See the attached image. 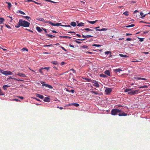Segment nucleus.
I'll list each match as a JSON object with an SVG mask.
<instances>
[{
	"mask_svg": "<svg viewBox=\"0 0 150 150\" xmlns=\"http://www.w3.org/2000/svg\"><path fill=\"white\" fill-rule=\"evenodd\" d=\"M19 25L25 27H29L30 25V23L28 22L25 21H23L22 19L19 20Z\"/></svg>",
	"mask_w": 150,
	"mask_h": 150,
	"instance_id": "obj_1",
	"label": "nucleus"
},
{
	"mask_svg": "<svg viewBox=\"0 0 150 150\" xmlns=\"http://www.w3.org/2000/svg\"><path fill=\"white\" fill-rule=\"evenodd\" d=\"M123 111L121 110H119L118 109H112L111 112V113L112 115H116L117 114L120 112H122Z\"/></svg>",
	"mask_w": 150,
	"mask_h": 150,
	"instance_id": "obj_2",
	"label": "nucleus"
},
{
	"mask_svg": "<svg viewBox=\"0 0 150 150\" xmlns=\"http://www.w3.org/2000/svg\"><path fill=\"white\" fill-rule=\"evenodd\" d=\"M48 23H49L50 25L54 26H65V25H61V23H54L51 21L48 22Z\"/></svg>",
	"mask_w": 150,
	"mask_h": 150,
	"instance_id": "obj_3",
	"label": "nucleus"
},
{
	"mask_svg": "<svg viewBox=\"0 0 150 150\" xmlns=\"http://www.w3.org/2000/svg\"><path fill=\"white\" fill-rule=\"evenodd\" d=\"M138 93V90H135L134 91H132L130 92H128V94L131 95H134L135 94H137Z\"/></svg>",
	"mask_w": 150,
	"mask_h": 150,
	"instance_id": "obj_4",
	"label": "nucleus"
},
{
	"mask_svg": "<svg viewBox=\"0 0 150 150\" xmlns=\"http://www.w3.org/2000/svg\"><path fill=\"white\" fill-rule=\"evenodd\" d=\"M91 82L93 83V85L95 87L98 88L99 86V85L98 82L96 80H93L92 81H91Z\"/></svg>",
	"mask_w": 150,
	"mask_h": 150,
	"instance_id": "obj_5",
	"label": "nucleus"
},
{
	"mask_svg": "<svg viewBox=\"0 0 150 150\" xmlns=\"http://www.w3.org/2000/svg\"><path fill=\"white\" fill-rule=\"evenodd\" d=\"M112 92V88H108L105 90V93L108 95H109Z\"/></svg>",
	"mask_w": 150,
	"mask_h": 150,
	"instance_id": "obj_6",
	"label": "nucleus"
},
{
	"mask_svg": "<svg viewBox=\"0 0 150 150\" xmlns=\"http://www.w3.org/2000/svg\"><path fill=\"white\" fill-rule=\"evenodd\" d=\"M67 78L69 79L71 77H72V74L69 71H67Z\"/></svg>",
	"mask_w": 150,
	"mask_h": 150,
	"instance_id": "obj_7",
	"label": "nucleus"
},
{
	"mask_svg": "<svg viewBox=\"0 0 150 150\" xmlns=\"http://www.w3.org/2000/svg\"><path fill=\"white\" fill-rule=\"evenodd\" d=\"M42 86H45L49 89H52L53 87L50 85L47 84H44L42 85Z\"/></svg>",
	"mask_w": 150,
	"mask_h": 150,
	"instance_id": "obj_8",
	"label": "nucleus"
},
{
	"mask_svg": "<svg viewBox=\"0 0 150 150\" xmlns=\"http://www.w3.org/2000/svg\"><path fill=\"white\" fill-rule=\"evenodd\" d=\"M69 105H74L75 107H78L79 106V105L77 103H72L69 104V105H67V106Z\"/></svg>",
	"mask_w": 150,
	"mask_h": 150,
	"instance_id": "obj_9",
	"label": "nucleus"
},
{
	"mask_svg": "<svg viewBox=\"0 0 150 150\" xmlns=\"http://www.w3.org/2000/svg\"><path fill=\"white\" fill-rule=\"evenodd\" d=\"M16 75L18 76H20V77H26L27 76H25L24 74H22V73H18L16 74Z\"/></svg>",
	"mask_w": 150,
	"mask_h": 150,
	"instance_id": "obj_10",
	"label": "nucleus"
},
{
	"mask_svg": "<svg viewBox=\"0 0 150 150\" xmlns=\"http://www.w3.org/2000/svg\"><path fill=\"white\" fill-rule=\"evenodd\" d=\"M119 116H125L127 115V114L124 112H122L119 113L118 114Z\"/></svg>",
	"mask_w": 150,
	"mask_h": 150,
	"instance_id": "obj_11",
	"label": "nucleus"
},
{
	"mask_svg": "<svg viewBox=\"0 0 150 150\" xmlns=\"http://www.w3.org/2000/svg\"><path fill=\"white\" fill-rule=\"evenodd\" d=\"M120 71H122V70L120 69H117L114 70V71L116 73H119Z\"/></svg>",
	"mask_w": 150,
	"mask_h": 150,
	"instance_id": "obj_12",
	"label": "nucleus"
},
{
	"mask_svg": "<svg viewBox=\"0 0 150 150\" xmlns=\"http://www.w3.org/2000/svg\"><path fill=\"white\" fill-rule=\"evenodd\" d=\"M104 74L108 76H110V71L108 70H106L105 71Z\"/></svg>",
	"mask_w": 150,
	"mask_h": 150,
	"instance_id": "obj_13",
	"label": "nucleus"
},
{
	"mask_svg": "<svg viewBox=\"0 0 150 150\" xmlns=\"http://www.w3.org/2000/svg\"><path fill=\"white\" fill-rule=\"evenodd\" d=\"M82 37L83 38H91L93 37V36L91 35H82Z\"/></svg>",
	"mask_w": 150,
	"mask_h": 150,
	"instance_id": "obj_14",
	"label": "nucleus"
},
{
	"mask_svg": "<svg viewBox=\"0 0 150 150\" xmlns=\"http://www.w3.org/2000/svg\"><path fill=\"white\" fill-rule=\"evenodd\" d=\"M44 101L45 102H50V98L48 97H45L44 99Z\"/></svg>",
	"mask_w": 150,
	"mask_h": 150,
	"instance_id": "obj_15",
	"label": "nucleus"
},
{
	"mask_svg": "<svg viewBox=\"0 0 150 150\" xmlns=\"http://www.w3.org/2000/svg\"><path fill=\"white\" fill-rule=\"evenodd\" d=\"M36 96L41 99H42L43 98V96L42 95H40L39 94H36Z\"/></svg>",
	"mask_w": 150,
	"mask_h": 150,
	"instance_id": "obj_16",
	"label": "nucleus"
},
{
	"mask_svg": "<svg viewBox=\"0 0 150 150\" xmlns=\"http://www.w3.org/2000/svg\"><path fill=\"white\" fill-rule=\"evenodd\" d=\"M23 17L24 18H25V19H27V20L29 21H30L31 20V18H30V17H29L28 16H23Z\"/></svg>",
	"mask_w": 150,
	"mask_h": 150,
	"instance_id": "obj_17",
	"label": "nucleus"
},
{
	"mask_svg": "<svg viewBox=\"0 0 150 150\" xmlns=\"http://www.w3.org/2000/svg\"><path fill=\"white\" fill-rule=\"evenodd\" d=\"M10 85H4L3 86V87H2V88H3V89H4V90H6V88L10 87Z\"/></svg>",
	"mask_w": 150,
	"mask_h": 150,
	"instance_id": "obj_18",
	"label": "nucleus"
},
{
	"mask_svg": "<svg viewBox=\"0 0 150 150\" xmlns=\"http://www.w3.org/2000/svg\"><path fill=\"white\" fill-rule=\"evenodd\" d=\"M132 89H130V88H126V89L124 90V92H131V91H132Z\"/></svg>",
	"mask_w": 150,
	"mask_h": 150,
	"instance_id": "obj_19",
	"label": "nucleus"
},
{
	"mask_svg": "<svg viewBox=\"0 0 150 150\" xmlns=\"http://www.w3.org/2000/svg\"><path fill=\"white\" fill-rule=\"evenodd\" d=\"M84 30H86L87 31H93V30H91V29H90V28H84V29H83V31Z\"/></svg>",
	"mask_w": 150,
	"mask_h": 150,
	"instance_id": "obj_20",
	"label": "nucleus"
},
{
	"mask_svg": "<svg viewBox=\"0 0 150 150\" xmlns=\"http://www.w3.org/2000/svg\"><path fill=\"white\" fill-rule=\"evenodd\" d=\"M71 25L72 26L75 27L76 25V23L75 22H71Z\"/></svg>",
	"mask_w": 150,
	"mask_h": 150,
	"instance_id": "obj_21",
	"label": "nucleus"
},
{
	"mask_svg": "<svg viewBox=\"0 0 150 150\" xmlns=\"http://www.w3.org/2000/svg\"><path fill=\"white\" fill-rule=\"evenodd\" d=\"M84 25V23H82L81 22L80 23H79L77 25V26H82Z\"/></svg>",
	"mask_w": 150,
	"mask_h": 150,
	"instance_id": "obj_22",
	"label": "nucleus"
},
{
	"mask_svg": "<svg viewBox=\"0 0 150 150\" xmlns=\"http://www.w3.org/2000/svg\"><path fill=\"white\" fill-rule=\"evenodd\" d=\"M100 77H102V78H105L107 77V76L105 75V74H100Z\"/></svg>",
	"mask_w": 150,
	"mask_h": 150,
	"instance_id": "obj_23",
	"label": "nucleus"
},
{
	"mask_svg": "<svg viewBox=\"0 0 150 150\" xmlns=\"http://www.w3.org/2000/svg\"><path fill=\"white\" fill-rule=\"evenodd\" d=\"M107 30V29L105 28H103L100 30V29H96V31H105Z\"/></svg>",
	"mask_w": 150,
	"mask_h": 150,
	"instance_id": "obj_24",
	"label": "nucleus"
},
{
	"mask_svg": "<svg viewBox=\"0 0 150 150\" xmlns=\"http://www.w3.org/2000/svg\"><path fill=\"white\" fill-rule=\"evenodd\" d=\"M147 88V85H144L143 86H141L139 87V88L141 89V88Z\"/></svg>",
	"mask_w": 150,
	"mask_h": 150,
	"instance_id": "obj_25",
	"label": "nucleus"
},
{
	"mask_svg": "<svg viewBox=\"0 0 150 150\" xmlns=\"http://www.w3.org/2000/svg\"><path fill=\"white\" fill-rule=\"evenodd\" d=\"M97 21H98V20H96L94 21H88V22H89V23L93 24L95 23Z\"/></svg>",
	"mask_w": 150,
	"mask_h": 150,
	"instance_id": "obj_26",
	"label": "nucleus"
},
{
	"mask_svg": "<svg viewBox=\"0 0 150 150\" xmlns=\"http://www.w3.org/2000/svg\"><path fill=\"white\" fill-rule=\"evenodd\" d=\"M36 29H37V30H38V31L39 32H41L42 31V29L40 28V27H37V28H36Z\"/></svg>",
	"mask_w": 150,
	"mask_h": 150,
	"instance_id": "obj_27",
	"label": "nucleus"
},
{
	"mask_svg": "<svg viewBox=\"0 0 150 150\" xmlns=\"http://www.w3.org/2000/svg\"><path fill=\"white\" fill-rule=\"evenodd\" d=\"M83 79L86 80V81H87V82H91V81H92L91 80V79H88V78H83Z\"/></svg>",
	"mask_w": 150,
	"mask_h": 150,
	"instance_id": "obj_28",
	"label": "nucleus"
},
{
	"mask_svg": "<svg viewBox=\"0 0 150 150\" xmlns=\"http://www.w3.org/2000/svg\"><path fill=\"white\" fill-rule=\"evenodd\" d=\"M66 91H67V92H71V93H74V90L72 89L70 90H69L67 88L66 89Z\"/></svg>",
	"mask_w": 150,
	"mask_h": 150,
	"instance_id": "obj_29",
	"label": "nucleus"
},
{
	"mask_svg": "<svg viewBox=\"0 0 150 150\" xmlns=\"http://www.w3.org/2000/svg\"><path fill=\"white\" fill-rule=\"evenodd\" d=\"M4 21V19L3 18H0V24L2 23Z\"/></svg>",
	"mask_w": 150,
	"mask_h": 150,
	"instance_id": "obj_30",
	"label": "nucleus"
},
{
	"mask_svg": "<svg viewBox=\"0 0 150 150\" xmlns=\"http://www.w3.org/2000/svg\"><path fill=\"white\" fill-rule=\"evenodd\" d=\"M136 79L137 80H146V79L145 78L141 77H137L136 78Z\"/></svg>",
	"mask_w": 150,
	"mask_h": 150,
	"instance_id": "obj_31",
	"label": "nucleus"
},
{
	"mask_svg": "<svg viewBox=\"0 0 150 150\" xmlns=\"http://www.w3.org/2000/svg\"><path fill=\"white\" fill-rule=\"evenodd\" d=\"M46 36H47L48 37H50V38H53V37H55V35H54V36H53L52 35H50L49 34H46Z\"/></svg>",
	"mask_w": 150,
	"mask_h": 150,
	"instance_id": "obj_32",
	"label": "nucleus"
},
{
	"mask_svg": "<svg viewBox=\"0 0 150 150\" xmlns=\"http://www.w3.org/2000/svg\"><path fill=\"white\" fill-rule=\"evenodd\" d=\"M51 63H52L53 64L56 65L58 64L57 62L56 61H52L51 62Z\"/></svg>",
	"mask_w": 150,
	"mask_h": 150,
	"instance_id": "obj_33",
	"label": "nucleus"
},
{
	"mask_svg": "<svg viewBox=\"0 0 150 150\" xmlns=\"http://www.w3.org/2000/svg\"><path fill=\"white\" fill-rule=\"evenodd\" d=\"M134 26V24H132L130 25H127L126 26V27L127 28H128L130 27H132Z\"/></svg>",
	"mask_w": 150,
	"mask_h": 150,
	"instance_id": "obj_34",
	"label": "nucleus"
},
{
	"mask_svg": "<svg viewBox=\"0 0 150 150\" xmlns=\"http://www.w3.org/2000/svg\"><path fill=\"white\" fill-rule=\"evenodd\" d=\"M121 57H128V56L126 55H123V54H120L119 55Z\"/></svg>",
	"mask_w": 150,
	"mask_h": 150,
	"instance_id": "obj_35",
	"label": "nucleus"
},
{
	"mask_svg": "<svg viewBox=\"0 0 150 150\" xmlns=\"http://www.w3.org/2000/svg\"><path fill=\"white\" fill-rule=\"evenodd\" d=\"M1 74H3L4 75H7V71H1Z\"/></svg>",
	"mask_w": 150,
	"mask_h": 150,
	"instance_id": "obj_36",
	"label": "nucleus"
},
{
	"mask_svg": "<svg viewBox=\"0 0 150 150\" xmlns=\"http://www.w3.org/2000/svg\"><path fill=\"white\" fill-rule=\"evenodd\" d=\"M6 3H7V4H8V8L10 9V8L11 7V3L9 2H6Z\"/></svg>",
	"mask_w": 150,
	"mask_h": 150,
	"instance_id": "obj_37",
	"label": "nucleus"
},
{
	"mask_svg": "<svg viewBox=\"0 0 150 150\" xmlns=\"http://www.w3.org/2000/svg\"><path fill=\"white\" fill-rule=\"evenodd\" d=\"M50 69L49 67H43L41 69H46L47 70H48Z\"/></svg>",
	"mask_w": 150,
	"mask_h": 150,
	"instance_id": "obj_38",
	"label": "nucleus"
},
{
	"mask_svg": "<svg viewBox=\"0 0 150 150\" xmlns=\"http://www.w3.org/2000/svg\"><path fill=\"white\" fill-rule=\"evenodd\" d=\"M45 1H47L48 2L52 3H54V4L55 3V2H54V1H51L50 0H45Z\"/></svg>",
	"mask_w": 150,
	"mask_h": 150,
	"instance_id": "obj_39",
	"label": "nucleus"
},
{
	"mask_svg": "<svg viewBox=\"0 0 150 150\" xmlns=\"http://www.w3.org/2000/svg\"><path fill=\"white\" fill-rule=\"evenodd\" d=\"M93 46L96 47H98L101 46V45L99 44H94L93 45Z\"/></svg>",
	"mask_w": 150,
	"mask_h": 150,
	"instance_id": "obj_40",
	"label": "nucleus"
},
{
	"mask_svg": "<svg viewBox=\"0 0 150 150\" xmlns=\"http://www.w3.org/2000/svg\"><path fill=\"white\" fill-rule=\"evenodd\" d=\"M91 93H94V94H95V95H98V93L94 91H91Z\"/></svg>",
	"mask_w": 150,
	"mask_h": 150,
	"instance_id": "obj_41",
	"label": "nucleus"
},
{
	"mask_svg": "<svg viewBox=\"0 0 150 150\" xmlns=\"http://www.w3.org/2000/svg\"><path fill=\"white\" fill-rule=\"evenodd\" d=\"M18 13L21 14H22V15L25 14V13L24 12H23V11H19Z\"/></svg>",
	"mask_w": 150,
	"mask_h": 150,
	"instance_id": "obj_42",
	"label": "nucleus"
},
{
	"mask_svg": "<svg viewBox=\"0 0 150 150\" xmlns=\"http://www.w3.org/2000/svg\"><path fill=\"white\" fill-rule=\"evenodd\" d=\"M22 51H28V49L26 48H23L22 49Z\"/></svg>",
	"mask_w": 150,
	"mask_h": 150,
	"instance_id": "obj_43",
	"label": "nucleus"
},
{
	"mask_svg": "<svg viewBox=\"0 0 150 150\" xmlns=\"http://www.w3.org/2000/svg\"><path fill=\"white\" fill-rule=\"evenodd\" d=\"M123 14H124L126 16H128V12L127 11H126L123 13Z\"/></svg>",
	"mask_w": 150,
	"mask_h": 150,
	"instance_id": "obj_44",
	"label": "nucleus"
},
{
	"mask_svg": "<svg viewBox=\"0 0 150 150\" xmlns=\"http://www.w3.org/2000/svg\"><path fill=\"white\" fill-rule=\"evenodd\" d=\"M105 54H106L108 55L109 54H111V52L109 51H107L105 52Z\"/></svg>",
	"mask_w": 150,
	"mask_h": 150,
	"instance_id": "obj_45",
	"label": "nucleus"
},
{
	"mask_svg": "<svg viewBox=\"0 0 150 150\" xmlns=\"http://www.w3.org/2000/svg\"><path fill=\"white\" fill-rule=\"evenodd\" d=\"M13 100L17 102H20L21 101L18 99H13Z\"/></svg>",
	"mask_w": 150,
	"mask_h": 150,
	"instance_id": "obj_46",
	"label": "nucleus"
},
{
	"mask_svg": "<svg viewBox=\"0 0 150 150\" xmlns=\"http://www.w3.org/2000/svg\"><path fill=\"white\" fill-rule=\"evenodd\" d=\"M140 15H141V16H143V17H144L146 16V14L143 15V13L142 12H141L140 13Z\"/></svg>",
	"mask_w": 150,
	"mask_h": 150,
	"instance_id": "obj_47",
	"label": "nucleus"
},
{
	"mask_svg": "<svg viewBox=\"0 0 150 150\" xmlns=\"http://www.w3.org/2000/svg\"><path fill=\"white\" fill-rule=\"evenodd\" d=\"M14 80H16V81H23V80H21V79H16V78H15L14 79Z\"/></svg>",
	"mask_w": 150,
	"mask_h": 150,
	"instance_id": "obj_48",
	"label": "nucleus"
},
{
	"mask_svg": "<svg viewBox=\"0 0 150 150\" xmlns=\"http://www.w3.org/2000/svg\"><path fill=\"white\" fill-rule=\"evenodd\" d=\"M139 41H140V42H142L143 41L144 38H139Z\"/></svg>",
	"mask_w": 150,
	"mask_h": 150,
	"instance_id": "obj_49",
	"label": "nucleus"
},
{
	"mask_svg": "<svg viewBox=\"0 0 150 150\" xmlns=\"http://www.w3.org/2000/svg\"><path fill=\"white\" fill-rule=\"evenodd\" d=\"M52 44L49 45H45L44 46V47H50L51 46H52Z\"/></svg>",
	"mask_w": 150,
	"mask_h": 150,
	"instance_id": "obj_50",
	"label": "nucleus"
},
{
	"mask_svg": "<svg viewBox=\"0 0 150 150\" xmlns=\"http://www.w3.org/2000/svg\"><path fill=\"white\" fill-rule=\"evenodd\" d=\"M21 25H15V27L16 28H19V27L21 26Z\"/></svg>",
	"mask_w": 150,
	"mask_h": 150,
	"instance_id": "obj_51",
	"label": "nucleus"
},
{
	"mask_svg": "<svg viewBox=\"0 0 150 150\" xmlns=\"http://www.w3.org/2000/svg\"><path fill=\"white\" fill-rule=\"evenodd\" d=\"M70 71H73V73H75L76 72V71L75 70H74L73 69H70Z\"/></svg>",
	"mask_w": 150,
	"mask_h": 150,
	"instance_id": "obj_52",
	"label": "nucleus"
},
{
	"mask_svg": "<svg viewBox=\"0 0 150 150\" xmlns=\"http://www.w3.org/2000/svg\"><path fill=\"white\" fill-rule=\"evenodd\" d=\"M6 25V27L7 28H9V29H11V27L10 26H9V25Z\"/></svg>",
	"mask_w": 150,
	"mask_h": 150,
	"instance_id": "obj_53",
	"label": "nucleus"
},
{
	"mask_svg": "<svg viewBox=\"0 0 150 150\" xmlns=\"http://www.w3.org/2000/svg\"><path fill=\"white\" fill-rule=\"evenodd\" d=\"M26 1H28V2H33L34 1H33L32 0H27Z\"/></svg>",
	"mask_w": 150,
	"mask_h": 150,
	"instance_id": "obj_54",
	"label": "nucleus"
},
{
	"mask_svg": "<svg viewBox=\"0 0 150 150\" xmlns=\"http://www.w3.org/2000/svg\"><path fill=\"white\" fill-rule=\"evenodd\" d=\"M126 40L130 41L132 40V39L130 38H127V39H126Z\"/></svg>",
	"mask_w": 150,
	"mask_h": 150,
	"instance_id": "obj_55",
	"label": "nucleus"
},
{
	"mask_svg": "<svg viewBox=\"0 0 150 150\" xmlns=\"http://www.w3.org/2000/svg\"><path fill=\"white\" fill-rule=\"evenodd\" d=\"M8 75H12V72L10 71H8Z\"/></svg>",
	"mask_w": 150,
	"mask_h": 150,
	"instance_id": "obj_56",
	"label": "nucleus"
},
{
	"mask_svg": "<svg viewBox=\"0 0 150 150\" xmlns=\"http://www.w3.org/2000/svg\"><path fill=\"white\" fill-rule=\"evenodd\" d=\"M86 53L87 54H92V52H88V51L86 52Z\"/></svg>",
	"mask_w": 150,
	"mask_h": 150,
	"instance_id": "obj_57",
	"label": "nucleus"
},
{
	"mask_svg": "<svg viewBox=\"0 0 150 150\" xmlns=\"http://www.w3.org/2000/svg\"><path fill=\"white\" fill-rule=\"evenodd\" d=\"M37 20H38L39 21H42V20H43L42 18H38V19H37Z\"/></svg>",
	"mask_w": 150,
	"mask_h": 150,
	"instance_id": "obj_58",
	"label": "nucleus"
},
{
	"mask_svg": "<svg viewBox=\"0 0 150 150\" xmlns=\"http://www.w3.org/2000/svg\"><path fill=\"white\" fill-rule=\"evenodd\" d=\"M18 97L21 100H23V97L22 96H18Z\"/></svg>",
	"mask_w": 150,
	"mask_h": 150,
	"instance_id": "obj_59",
	"label": "nucleus"
},
{
	"mask_svg": "<svg viewBox=\"0 0 150 150\" xmlns=\"http://www.w3.org/2000/svg\"><path fill=\"white\" fill-rule=\"evenodd\" d=\"M42 70L41 69H39V72H40V73H41L42 74L43 73V72L42 71Z\"/></svg>",
	"mask_w": 150,
	"mask_h": 150,
	"instance_id": "obj_60",
	"label": "nucleus"
},
{
	"mask_svg": "<svg viewBox=\"0 0 150 150\" xmlns=\"http://www.w3.org/2000/svg\"><path fill=\"white\" fill-rule=\"evenodd\" d=\"M84 48H86L88 47L86 46V45H84L82 47Z\"/></svg>",
	"mask_w": 150,
	"mask_h": 150,
	"instance_id": "obj_61",
	"label": "nucleus"
},
{
	"mask_svg": "<svg viewBox=\"0 0 150 150\" xmlns=\"http://www.w3.org/2000/svg\"><path fill=\"white\" fill-rule=\"evenodd\" d=\"M72 80H73V81L74 82H76V79L73 78L72 79Z\"/></svg>",
	"mask_w": 150,
	"mask_h": 150,
	"instance_id": "obj_62",
	"label": "nucleus"
},
{
	"mask_svg": "<svg viewBox=\"0 0 150 150\" xmlns=\"http://www.w3.org/2000/svg\"><path fill=\"white\" fill-rule=\"evenodd\" d=\"M32 2H34V3H35L36 4H40V3H37L35 1H33Z\"/></svg>",
	"mask_w": 150,
	"mask_h": 150,
	"instance_id": "obj_63",
	"label": "nucleus"
},
{
	"mask_svg": "<svg viewBox=\"0 0 150 150\" xmlns=\"http://www.w3.org/2000/svg\"><path fill=\"white\" fill-rule=\"evenodd\" d=\"M65 62H61V65H63L64 64H65Z\"/></svg>",
	"mask_w": 150,
	"mask_h": 150,
	"instance_id": "obj_64",
	"label": "nucleus"
}]
</instances>
